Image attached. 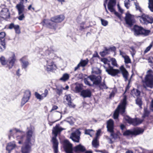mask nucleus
<instances>
[{"mask_svg":"<svg viewBox=\"0 0 153 153\" xmlns=\"http://www.w3.org/2000/svg\"><path fill=\"white\" fill-rule=\"evenodd\" d=\"M27 131L26 132L21 131L19 129L15 128L16 132H20L21 135L17 136L16 140L20 144H24L21 148L22 153H30L31 151V147L35 142V137H33L34 131L32 128H27Z\"/></svg>","mask_w":153,"mask_h":153,"instance_id":"f257e3e1","label":"nucleus"},{"mask_svg":"<svg viewBox=\"0 0 153 153\" xmlns=\"http://www.w3.org/2000/svg\"><path fill=\"white\" fill-rule=\"evenodd\" d=\"M101 61L103 62L105 64L103 67L105 69L106 71L108 74L114 76L120 73L121 71L123 77L125 78V80L126 81L128 80L129 74L123 65H122L120 67V70H119L118 69H114L113 67L111 65L110 61L107 58H101Z\"/></svg>","mask_w":153,"mask_h":153,"instance_id":"f03ea898","label":"nucleus"},{"mask_svg":"<svg viewBox=\"0 0 153 153\" xmlns=\"http://www.w3.org/2000/svg\"><path fill=\"white\" fill-rule=\"evenodd\" d=\"M65 129L59 127V125H56L53 128L52 134L54 135L51 140L52 144V148L53 149L54 153H58L59 142L56 138L58 134H60L61 131Z\"/></svg>","mask_w":153,"mask_h":153,"instance_id":"7ed1b4c3","label":"nucleus"},{"mask_svg":"<svg viewBox=\"0 0 153 153\" xmlns=\"http://www.w3.org/2000/svg\"><path fill=\"white\" fill-rule=\"evenodd\" d=\"M45 54L46 56L47 70L48 71H52L53 70L55 66L53 60L56 57V55L54 53L53 51L49 50L45 51Z\"/></svg>","mask_w":153,"mask_h":153,"instance_id":"20e7f679","label":"nucleus"},{"mask_svg":"<svg viewBox=\"0 0 153 153\" xmlns=\"http://www.w3.org/2000/svg\"><path fill=\"white\" fill-rule=\"evenodd\" d=\"M16 60V57L14 53L11 52L10 56L7 60L3 56L0 58V62L2 65H6V67L10 69L14 66Z\"/></svg>","mask_w":153,"mask_h":153,"instance_id":"39448f33","label":"nucleus"},{"mask_svg":"<svg viewBox=\"0 0 153 153\" xmlns=\"http://www.w3.org/2000/svg\"><path fill=\"white\" fill-rule=\"evenodd\" d=\"M126 100V96H125L122 102L118 105L114 112L113 118L114 119L118 118L120 112L121 114H123L125 113L127 104Z\"/></svg>","mask_w":153,"mask_h":153,"instance_id":"423d86ee","label":"nucleus"},{"mask_svg":"<svg viewBox=\"0 0 153 153\" xmlns=\"http://www.w3.org/2000/svg\"><path fill=\"white\" fill-rule=\"evenodd\" d=\"M40 24L43 26L54 31L57 29L58 26V24L55 23L51 17L50 19H43Z\"/></svg>","mask_w":153,"mask_h":153,"instance_id":"0eeeda50","label":"nucleus"},{"mask_svg":"<svg viewBox=\"0 0 153 153\" xmlns=\"http://www.w3.org/2000/svg\"><path fill=\"white\" fill-rule=\"evenodd\" d=\"M132 30L134 35L136 36L143 35L145 36H148L150 33V30H146L141 26L135 25L133 27Z\"/></svg>","mask_w":153,"mask_h":153,"instance_id":"6e6552de","label":"nucleus"},{"mask_svg":"<svg viewBox=\"0 0 153 153\" xmlns=\"http://www.w3.org/2000/svg\"><path fill=\"white\" fill-rule=\"evenodd\" d=\"M88 79H90L91 81L93 82V84L98 85L100 84L101 82L102 78L100 76H96L94 75H91L88 76L87 78H85L83 81L85 83L89 86H92L88 81Z\"/></svg>","mask_w":153,"mask_h":153,"instance_id":"1a4fd4ad","label":"nucleus"},{"mask_svg":"<svg viewBox=\"0 0 153 153\" xmlns=\"http://www.w3.org/2000/svg\"><path fill=\"white\" fill-rule=\"evenodd\" d=\"M16 8L17 10L19 16L17 17L20 21H22L25 18V16L23 12L25 10V6L23 3L21 2L16 4Z\"/></svg>","mask_w":153,"mask_h":153,"instance_id":"9d476101","label":"nucleus"},{"mask_svg":"<svg viewBox=\"0 0 153 153\" xmlns=\"http://www.w3.org/2000/svg\"><path fill=\"white\" fill-rule=\"evenodd\" d=\"M137 17L140 18V22L144 24L147 25L153 23V18L145 13H143L141 16H139Z\"/></svg>","mask_w":153,"mask_h":153,"instance_id":"9b49d317","label":"nucleus"},{"mask_svg":"<svg viewBox=\"0 0 153 153\" xmlns=\"http://www.w3.org/2000/svg\"><path fill=\"white\" fill-rule=\"evenodd\" d=\"M116 4V0H109L108 4V10L111 13H114V14L117 16L120 19H121V15L118 12L116 11L114 7Z\"/></svg>","mask_w":153,"mask_h":153,"instance_id":"f8f14e48","label":"nucleus"},{"mask_svg":"<svg viewBox=\"0 0 153 153\" xmlns=\"http://www.w3.org/2000/svg\"><path fill=\"white\" fill-rule=\"evenodd\" d=\"M125 20L126 24L130 27H132L135 22L134 16L130 14L129 12H127L126 14Z\"/></svg>","mask_w":153,"mask_h":153,"instance_id":"ddd939ff","label":"nucleus"},{"mask_svg":"<svg viewBox=\"0 0 153 153\" xmlns=\"http://www.w3.org/2000/svg\"><path fill=\"white\" fill-rule=\"evenodd\" d=\"M63 148L66 153H74L72 144L67 140H65L63 142Z\"/></svg>","mask_w":153,"mask_h":153,"instance_id":"4468645a","label":"nucleus"},{"mask_svg":"<svg viewBox=\"0 0 153 153\" xmlns=\"http://www.w3.org/2000/svg\"><path fill=\"white\" fill-rule=\"evenodd\" d=\"M146 86L152 88L153 87V76L151 74H148L146 75L144 81H143Z\"/></svg>","mask_w":153,"mask_h":153,"instance_id":"2eb2a0df","label":"nucleus"},{"mask_svg":"<svg viewBox=\"0 0 153 153\" xmlns=\"http://www.w3.org/2000/svg\"><path fill=\"white\" fill-rule=\"evenodd\" d=\"M64 98L65 100L64 101V102L67 104L70 108H75L76 105L72 101L71 94L66 95L64 96Z\"/></svg>","mask_w":153,"mask_h":153,"instance_id":"dca6fc26","label":"nucleus"},{"mask_svg":"<svg viewBox=\"0 0 153 153\" xmlns=\"http://www.w3.org/2000/svg\"><path fill=\"white\" fill-rule=\"evenodd\" d=\"M31 96V92L29 90H26L24 93V94L22 98L21 105L22 106L23 105L26 103L28 102Z\"/></svg>","mask_w":153,"mask_h":153,"instance_id":"f3484780","label":"nucleus"},{"mask_svg":"<svg viewBox=\"0 0 153 153\" xmlns=\"http://www.w3.org/2000/svg\"><path fill=\"white\" fill-rule=\"evenodd\" d=\"M6 34L5 32H2L0 33V43L2 46L0 48L2 50H4L6 48L5 38Z\"/></svg>","mask_w":153,"mask_h":153,"instance_id":"a211bd4d","label":"nucleus"},{"mask_svg":"<svg viewBox=\"0 0 153 153\" xmlns=\"http://www.w3.org/2000/svg\"><path fill=\"white\" fill-rule=\"evenodd\" d=\"M80 132L79 131L73 132L70 136V138L74 141L78 143L80 139Z\"/></svg>","mask_w":153,"mask_h":153,"instance_id":"6ab92c4d","label":"nucleus"},{"mask_svg":"<svg viewBox=\"0 0 153 153\" xmlns=\"http://www.w3.org/2000/svg\"><path fill=\"white\" fill-rule=\"evenodd\" d=\"M55 23H60L65 19V17L63 14H60L51 17Z\"/></svg>","mask_w":153,"mask_h":153,"instance_id":"aec40b11","label":"nucleus"},{"mask_svg":"<svg viewBox=\"0 0 153 153\" xmlns=\"http://www.w3.org/2000/svg\"><path fill=\"white\" fill-rule=\"evenodd\" d=\"M86 149L85 147L81 144H79L74 147L73 151L75 153H81L85 151Z\"/></svg>","mask_w":153,"mask_h":153,"instance_id":"412c9836","label":"nucleus"},{"mask_svg":"<svg viewBox=\"0 0 153 153\" xmlns=\"http://www.w3.org/2000/svg\"><path fill=\"white\" fill-rule=\"evenodd\" d=\"M20 61L22 63V68L26 69L29 65V63L28 61L27 56H25L22 57L20 60Z\"/></svg>","mask_w":153,"mask_h":153,"instance_id":"4be33fe9","label":"nucleus"},{"mask_svg":"<svg viewBox=\"0 0 153 153\" xmlns=\"http://www.w3.org/2000/svg\"><path fill=\"white\" fill-rule=\"evenodd\" d=\"M107 128L109 132H113L114 129V122L111 119L108 120L107 122Z\"/></svg>","mask_w":153,"mask_h":153,"instance_id":"5701e85b","label":"nucleus"},{"mask_svg":"<svg viewBox=\"0 0 153 153\" xmlns=\"http://www.w3.org/2000/svg\"><path fill=\"white\" fill-rule=\"evenodd\" d=\"M80 94L84 98L90 97L91 96V92L90 89H87L82 90Z\"/></svg>","mask_w":153,"mask_h":153,"instance_id":"b1692460","label":"nucleus"},{"mask_svg":"<svg viewBox=\"0 0 153 153\" xmlns=\"http://www.w3.org/2000/svg\"><path fill=\"white\" fill-rule=\"evenodd\" d=\"M48 94V91L47 89H45L44 91V93L42 94L41 95L40 94L37 92H36L35 93V95L36 98L39 100H42Z\"/></svg>","mask_w":153,"mask_h":153,"instance_id":"393cba45","label":"nucleus"},{"mask_svg":"<svg viewBox=\"0 0 153 153\" xmlns=\"http://www.w3.org/2000/svg\"><path fill=\"white\" fill-rule=\"evenodd\" d=\"M16 146V144L10 142L8 143L6 149L8 151V153H10L11 151Z\"/></svg>","mask_w":153,"mask_h":153,"instance_id":"a878e982","label":"nucleus"},{"mask_svg":"<svg viewBox=\"0 0 153 153\" xmlns=\"http://www.w3.org/2000/svg\"><path fill=\"white\" fill-rule=\"evenodd\" d=\"M144 131V129L140 128H137L133 131V134L136 136L143 133Z\"/></svg>","mask_w":153,"mask_h":153,"instance_id":"bb28decb","label":"nucleus"},{"mask_svg":"<svg viewBox=\"0 0 153 153\" xmlns=\"http://www.w3.org/2000/svg\"><path fill=\"white\" fill-rule=\"evenodd\" d=\"M75 91L76 93L81 92L82 90V84L75 83Z\"/></svg>","mask_w":153,"mask_h":153,"instance_id":"cd10ccee","label":"nucleus"},{"mask_svg":"<svg viewBox=\"0 0 153 153\" xmlns=\"http://www.w3.org/2000/svg\"><path fill=\"white\" fill-rule=\"evenodd\" d=\"M140 94V92L137 89H133L131 91V94L134 97H138Z\"/></svg>","mask_w":153,"mask_h":153,"instance_id":"c85d7f7f","label":"nucleus"},{"mask_svg":"<svg viewBox=\"0 0 153 153\" xmlns=\"http://www.w3.org/2000/svg\"><path fill=\"white\" fill-rule=\"evenodd\" d=\"M10 16V15H8L7 13L2 12L0 14V19H2L3 20H6L9 19Z\"/></svg>","mask_w":153,"mask_h":153,"instance_id":"c756f323","label":"nucleus"},{"mask_svg":"<svg viewBox=\"0 0 153 153\" xmlns=\"http://www.w3.org/2000/svg\"><path fill=\"white\" fill-rule=\"evenodd\" d=\"M109 53V50L106 47H104V50L100 53V55L102 57H104Z\"/></svg>","mask_w":153,"mask_h":153,"instance_id":"7c9ffc66","label":"nucleus"},{"mask_svg":"<svg viewBox=\"0 0 153 153\" xmlns=\"http://www.w3.org/2000/svg\"><path fill=\"white\" fill-rule=\"evenodd\" d=\"M69 78V76L68 74L67 73L64 74L62 76L60 79V80L63 82H65L68 80Z\"/></svg>","mask_w":153,"mask_h":153,"instance_id":"2f4dec72","label":"nucleus"},{"mask_svg":"<svg viewBox=\"0 0 153 153\" xmlns=\"http://www.w3.org/2000/svg\"><path fill=\"white\" fill-rule=\"evenodd\" d=\"M150 111L148 110L147 108L144 109V111L142 116V117L145 118L146 117H148L149 116L150 114Z\"/></svg>","mask_w":153,"mask_h":153,"instance_id":"473e14b6","label":"nucleus"},{"mask_svg":"<svg viewBox=\"0 0 153 153\" xmlns=\"http://www.w3.org/2000/svg\"><path fill=\"white\" fill-rule=\"evenodd\" d=\"M133 125L136 126L141 124L143 122V120L137 118L134 119Z\"/></svg>","mask_w":153,"mask_h":153,"instance_id":"72a5a7b5","label":"nucleus"},{"mask_svg":"<svg viewBox=\"0 0 153 153\" xmlns=\"http://www.w3.org/2000/svg\"><path fill=\"white\" fill-rule=\"evenodd\" d=\"M88 60L87 58L86 60L81 59L79 64L82 67L85 66L88 63Z\"/></svg>","mask_w":153,"mask_h":153,"instance_id":"f704fd0d","label":"nucleus"},{"mask_svg":"<svg viewBox=\"0 0 153 153\" xmlns=\"http://www.w3.org/2000/svg\"><path fill=\"white\" fill-rule=\"evenodd\" d=\"M126 121L128 123L133 125L134 119H132L128 116H126L125 117Z\"/></svg>","mask_w":153,"mask_h":153,"instance_id":"c9c22d12","label":"nucleus"},{"mask_svg":"<svg viewBox=\"0 0 153 153\" xmlns=\"http://www.w3.org/2000/svg\"><path fill=\"white\" fill-rule=\"evenodd\" d=\"M148 7L151 12H153V0H149Z\"/></svg>","mask_w":153,"mask_h":153,"instance_id":"e433bc0d","label":"nucleus"},{"mask_svg":"<svg viewBox=\"0 0 153 153\" xmlns=\"http://www.w3.org/2000/svg\"><path fill=\"white\" fill-rule=\"evenodd\" d=\"M136 103L140 108H141L142 105V101L141 99L137 97L136 100Z\"/></svg>","mask_w":153,"mask_h":153,"instance_id":"4c0bfd02","label":"nucleus"},{"mask_svg":"<svg viewBox=\"0 0 153 153\" xmlns=\"http://www.w3.org/2000/svg\"><path fill=\"white\" fill-rule=\"evenodd\" d=\"M123 135L124 136L133 135V131H132L129 130H127L123 132Z\"/></svg>","mask_w":153,"mask_h":153,"instance_id":"58836bf2","label":"nucleus"},{"mask_svg":"<svg viewBox=\"0 0 153 153\" xmlns=\"http://www.w3.org/2000/svg\"><path fill=\"white\" fill-rule=\"evenodd\" d=\"M92 145L95 148L99 146V143L97 141V138H95L92 141Z\"/></svg>","mask_w":153,"mask_h":153,"instance_id":"ea45409f","label":"nucleus"},{"mask_svg":"<svg viewBox=\"0 0 153 153\" xmlns=\"http://www.w3.org/2000/svg\"><path fill=\"white\" fill-rule=\"evenodd\" d=\"M134 4L135 5L136 10H139L141 13L142 12L141 8L140 6L139 3L137 2V1L136 2H134Z\"/></svg>","mask_w":153,"mask_h":153,"instance_id":"a19ab883","label":"nucleus"},{"mask_svg":"<svg viewBox=\"0 0 153 153\" xmlns=\"http://www.w3.org/2000/svg\"><path fill=\"white\" fill-rule=\"evenodd\" d=\"M153 45V41L151 42L150 45L147 47L144 51V53H146L150 50Z\"/></svg>","mask_w":153,"mask_h":153,"instance_id":"79ce46f5","label":"nucleus"},{"mask_svg":"<svg viewBox=\"0 0 153 153\" xmlns=\"http://www.w3.org/2000/svg\"><path fill=\"white\" fill-rule=\"evenodd\" d=\"M14 29L16 33L19 34L21 33L19 26V25H16Z\"/></svg>","mask_w":153,"mask_h":153,"instance_id":"37998d69","label":"nucleus"},{"mask_svg":"<svg viewBox=\"0 0 153 153\" xmlns=\"http://www.w3.org/2000/svg\"><path fill=\"white\" fill-rule=\"evenodd\" d=\"M124 58L125 60L124 62L126 64H128L131 63V59L128 56H126Z\"/></svg>","mask_w":153,"mask_h":153,"instance_id":"c03bdc74","label":"nucleus"},{"mask_svg":"<svg viewBox=\"0 0 153 153\" xmlns=\"http://www.w3.org/2000/svg\"><path fill=\"white\" fill-rule=\"evenodd\" d=\"M99 87L101 89H107L108 87L105 84L104 82L102 84H100L99 85Z\"/></svg>","mask_w":153,"mask_h":153,"instance_id":"a18cd8bd","label":"nucleus"},{"mask_svg":"<svg viewBox=\"0 0 153 153\" xmlns=\"http://www.w3.org/2000/svg\"><path fill=\"white\" fill-rule=\"evenodd\" d=\"M111 133V135L113 138L115 139H117L118 137V135L117 133H115L114 132V130H113V132H110Z\"/></svg>","mask_w":153,"mask_h":153,"instance_id":"49530a36","label":"nucleus"},{"mask_svg":"<svg viewBox=\"0 0 153 153\" xmlns=\"http://www.w3.org/2000/svg\"><path fill=\"white\" fill-rule=\"evenodd\" d=\"M100 20L102 25L104 26H106L108 24V22L107 21L101 18Z\"/></svg>","mask_w":153,"mask_h":153,"instance_id":"de8ad7c7","label":"nucleus"},{"mask_svg":"<svg viewBox=\"0 0 153 153\" xmlns=\"http://www.w3.org/2000/svg\"><path fill=\"white\" fill-rule=\"evenodd\" d=\"M93 131L92 129H86L85 130V133L86 134L88 135H90L91 137L92 136L90 134V132L91 131Z\"/></svg>","mask_w":153,"mask_h":153,"instance_id":"09e8293b","label":"nucleus"},{"mask_svg":"<svg viewBox=\"0 0 153 153\" xmlns=\"http://www.w3.org/2000/svg\"><path fill=\"white\" fill-rule=\"evenodd\" d=\"M110 61H111V64L113 66H116L117 65V62L115 58H111Z\"/></svg>","mask_w":153,"mask_h":153,"instance_id":"8fccbe9b","label":"nucleus"},{"mask_svg":"<svg viewBox=\"0 0 153 153\" xmlns=\"http://www.w3.org/2000/svg\"><path fill=\"white\" fill-rule=\"evenodd\" d=\"M129 0H127V1L125 0L124 1L125 6L127 9H128L129 8V7L128 5L129 4Z\"/></svg>","mask_w":153,"mask_h":153,"instance_id":"3c124183","label":"nucleus"},{"mask_svg":"<svg viewBox=\"0 0 153 153\" xmlns=\"http://www.w3.org/2000/svg\"><path fill=\"white\" fill-rule=\"evenodd\" d=\"M15 26V25H14V23H11L9 25V26L8 28L10 29H12L13 28L14 29Z\"/></svg>","mask_w":153,"mask_h":153,"instance_id":"603ef678","label":"nucleus"},{"mask_svg":"<svg viewBox=\"0 0 153 153\" xmlns=\"http://www.w3.org/2000/svg\"><path fill=\"white\" fill-rule=\"evenodd\" d=\"M108 49L109 50V52L110 51L113 52H115L116 51V48L115 46L111 47L109 48Z\"/></svg>","mask_w":153,"mask_h":153,"instance_id":"864d4df0","label":"nucleus"},{"mask_svg":"<svg viewBox=\"0 0 153 153\" xmlns=\"http://www.w3.org/2000/svg\"><path fill=\"white\" fill-rule=\"evenodd\" d=\"M56 91V94L59 95H60L62 93V90L60 89H57Z\"/></svg>","mask_w":153,"mask_h":153,"instance_id":"5fc2aeb1","label":"nucleus"},{"mask_svg":"<svg viewBox=\"0 0 153 153\" xmlns=\"http://www.w3.org/2000/svg\"><path fill=\"white\" fill-rule=\"evenodd\" d=\"M119 52L120 53V55H121L124 58L126 56V53L124 52L121 51V50H120Z\"/></svg>","mask_w":153,"mask_h":153,"instance_id":"6e6d98bb","label":"nucleus"},{"mask_svg":"<svg viewBox=\"0 0 153 153\" xmlns=\"http://www.w3.org/2000/svg\"><path fill=\"white\" fill-rule=\"evenodd\" d=\"M117 7L119 11L121 13H123V10L121 8L119 4L117 5Z\"/></svg>","mask_w":153,"mask_h":153,"instance_id":"4d7b16f0","label":"nucleus"},{"mask_svg":"<svg viewBox=\"0 0 153 153\" xmlns=\"http://www.w3.org/2000/svg\"><path fill=\"white\" fill-rule=\"evenodd\" d=\"M58 107L57 106L55 105H53V106L51 111H50V112H51L53 111L56 110L57 109H58Z\"/></svg>","mask_w":153,"mask_h":153,"instance_id":"13d9d810","label":"nucleus"},{"mask_svg":"<svg viewBox=\"0 0 153 153\" xmlns=\"http://www.w3.org/2000/svg\"><path fill=\"white\" fill-rule=\"evenodd\" d=\"M101 132V130L100 129L98 130L96 133V138H97L100 134Z\"/></svg>","mask_w":153,"mask_h":153,"instance_id":"bf43d9fd","label":"nucleus"},{"mask_svg":"<svg viewBox=\"0 0 153 153\" xmlns=\"http://www.w3.org/2000/svg\"><path fill=\"white\" fill-rule=\"evenodd\" d=\"M60 119H61V118L60 119L57 120H56L55 121L53 122H51V121H49V122H48V124L50 126H51L53 125V123H55V122H56L58 121Z\"/></svg>","mask_w":153,"mask_h":153,"instance_id":"052dcab7","label":"nucleus"},{"mask_svg":"<svg viewBox=\"0 0 153 153\" xmlns=\"http://www.w3.org/2000/svg\"><path fill=\"white\" fill-rule=\"evenodd\" d=\"M81 66L79 63L77 65V66L75 67L74 71H76L77 69H78Z\"/></svg>","mask_w":153,"mask_h":153,"instance_id":"680f3d73","label":"nucleus"},{"mask_svg":"<svg viewBox=\"0 0 153 153\" xmlns=\"http://www.w3.org/2000/svg\"><path fill=\"white\" fill-rule=\"evenodd\" d=\"M32 5L30 4L28 7V10H30L31 9H32L33 11L35 10V8L33 7H32Z\"/></svg>","mask_w":153,"mask_h":153,"instance_id":"e2e57ef3","label":"nucleus"},{"mask_svg":"<svg viewBox=\"0 0 153 153\" xmlns=\"http://www.w3.org/2000/svg\"><path fill=\"white\" fill-rule=\"evenodd\" d=\"M129 83H130V82L129 81V82L128 84V85H127V86L126 87V90H125V92H124V93H125L129 89V88H130V86H129Z\"/></svg>","mask_w":153,"mask_h":153,"instance_id":"0e129e2a","label":"nucleus"},{"mask_svg":"<svg viewBox=\"0 0 153 153\" xmlns=\"http://www.w3.org/2000/svg\"><path fill=\"white\" fill-rule=\"evenodd\" d=\"M150 105L151 110L153 111V99L152 100L151 102Z\"/></svg>","mask_w":153,"mask_h":153,"instance_id":"69168bd1","label":"nucleus"},{"mask_svg":"<svg viewBox=\"0 0 153 153\" xmlns=\"http://www.w3.org/2000/svg\"><path fill=\"white\" fill-rule=\"evenodd\" d=\"M125 127V126L123 124H122L120 126V128L122 130H124Z\"/></svg>","mask_w":153,"mask_h":153,"instance_id":"338daca9","label":"nucleus"},{"mask_svg":"<svg viewBox=\"0 0 153 153\" xmlns=\"http://www.w3.org/2000/svg\"><path fill=\"white\" fill-rule=\"evenodd\" d=\"M19 72L20 69H18L17 70L16 72V74L18 76H20L21 75V74H19Z\"/></svg>","mask_w":153,"mask_h":153,"instance_id":"774afa93","label":"nucleus"}]
</instances>
